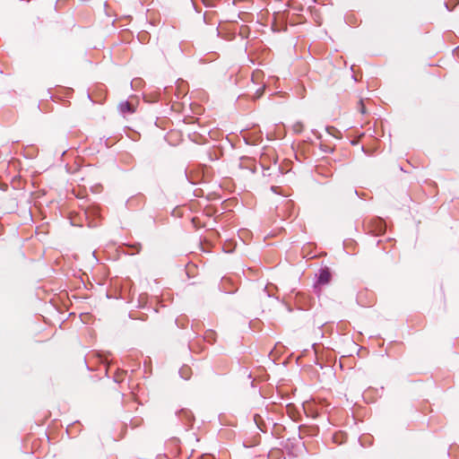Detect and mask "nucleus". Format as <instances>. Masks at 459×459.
<instances>
[{
  "label": "nucleus",
  "instance_id": "obj_4",
  "mask_svg": "<svg viewBox=\"0 0 459 459\" xmlns=\"http://www.w3.org/2000/svg\"><path fill=\"white\" fill-rule=\"evenodd\" d=\"M459 3V0H450L448 2H446L445 3V5L446 7L448 9V10H453L455 5Z\"/></svg>",
  "mask_w": 459,
  "mask_h": 459
},
{
  "label": "nucleus",
  "instance_id": "obj_3",
  "mask_svg": "<svg viewBox=\"0 0 459 459\" xmlns=\"http://www.w3.org/2000/svg\"><path fill=\"white\" fill-rule=\"evenodd\" d=\"M347 22L349 26L357 27L359 25L358 19L354 15L347 17Z\"/></svg>",
  "mask_w": 459,
  "mask_h": 459
},
{
  "label": "nucleus",
  "instance_id": "obj_5",
  "mask_svg": "<svg viewBox=\"0 0 459 459\" xmlns=\"http://www.w3.org/2000/svg\"><path fill=\"white\" fill-rule=\"evenodd\" d=\"M189 371H190V368L188 367H183L180 369V374H181L182 377H184L185 379H187L189 377Z\"/></svg>",
  "mask_w": 459,
  "mask_h": 459
},
{
  "label": "nucleus",
  "instance_id": "obj_6",
  "mask_svg": "<svg viewBox=\"0 0 459 459\" xmlns=\"http://www.w3.org/2000/svg\"><path fill=\"white\" fill-rule=\"evenodd\" d=\"M247 32H248V30H245V34L240 33L241 37H247Z\"/></svg>",
  "mask_w": 459,
  "mask_h": 459
},
{
  "label": "nucleus",
  "instance_id": "obj_1",
  "mask_svg": "<svg viewBox=\"0 0 459 459\" xmlns=\"http://www.w3.org/2000/svg\"><path fill=\"white\" fill-rule=\"evenodd\" d=\"M332 278L331 273L328 268L321 269L318 274L317 283L318 284H327L330 282Z\"/></svg>",
  "mask_w": 459,
  "mask_h": 459
},
{
  "label": "nucleus",
  "instance_id": "obj_2",
  "mask_svg": "<svg viewBox=\"0 0 459 459\" xmlns=\"http://www.w3.org/2000/svg\"><path fill=\"white\" fill-rule=\"evenodd\" d=\"M118 108L121 113H134V108L132 106V104L128 101H123L119 104Z\"/></svg>",
  "mask_w": 459,
  "mask_h": 459
},
{
  "label": "nucleus",
  "instance_id": "obj_7",
  "mask_svg": "<svg viewBox=\"0 0 459 459\" xmlns=\"http://www.w3.org/2000/svg\"><path fill=\"white\" fill-rule=\"evenodd\" d=\"M219 35H220L221 38H224V39H228V38H227V37H225L224 35H221L220 31H219Z\"/></svg>",
  "mask_w": 459,
  "mask_h": 459
}]
</instances>
